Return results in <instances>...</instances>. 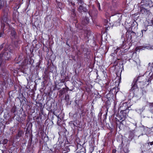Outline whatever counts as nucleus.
I'll return each instance as SVG.
<instances>
[{
  "instance_id": "nucleus-1",
  "label": "nucleus",
  "mask_w": 153,
  "mask_h": 153,
  "mask_svg": "<svg viewBox=\"0 0 153 153\" xmlns=\"http://www.w3.org/2000/svg\"><path fill=\"white\" fill-rule=\"evenodd\" d=\"M114 115L113 120L114 127V128H116L117 129L118 128L120 130L122 128L121 126L123 125L122 122L125 120L127 117L128 116V114L129 111V108L130 107V106L128 105L127 102H123V106H121L119 109V111L120 109H121L120 112L116 114V111L115 112L116 110L115 107L116 105L115 102H114Z\"/></svg>"
},
{
  "instance_id": "nucleus-2",
  "label": "nucleus",
  "mask_w": 153,
  "mask_h": 153,
  "mask_svg": "<svg viewBox=\"0 0 153 153\" xmlns=\"http://www.w3.org/2000/svg\"><path fill=\"white\" fill-rule=\"evenodd\" d=\"M153 79V72H150L146 76L144 75L139 74L134 78L131 85V88L130 89L135 95L140 96L141 94L138 93V85L140 84L147 86L151 84L152 80Z\"/></svg>"
},
{
  "instance_id": "nucleus-3",
  "label": "nucleus",
  "mask_w": 153,
  "mask_h": 153,
  "mask_svg": "<svg viewBox=\"0 0 153 153\" xmlns=\"http://www.w3.org/2000/svg\"><path fill=\"white\" fill-rule=\"evenodd\" d=\"M116 24L114 25H120L121 24L125 27V29H123L122 31V37L124 38V33L126 30H132L133 28H135L138 25L135 20H118L117 21Z\"/></svg>"
},
{
  "instance_id": "nucleus-4",
  "label": "nucleus",
  "mask_w": 153,
  "mask_h": 153,
  "mask_svg": "<svg viewBox=\"0 0 153 153\" xmlns=\"http://www.w3.org/2000/svg\"><path fill=\"white\" fill-rule=\"evenodd\" d=\"M137 6L140 8V11L143 16L145 17H148L151 13L147 9V7L153 6V0H142L141 3H138Z\"/></svg>"
},
{
  "instance_id": "nucleus-5",
  "label": "nucleus",
  "mask_w": 153,
  "mask_h": 153,
  "mask_svg": "<svg viewBox=\"0 0 153 153\" xmlns=\"http://www.w3.org/2000/svg\"><path fill=\"white\" fill-rule=\"evenodd\" d=\"M11 20H1V28L2 30L0 31V38H4L6 36V34L4 33V31L5 30V25L9 26L11 25L10 23Z\"/></svg>"
},
{
  "instance_id": "nucleus-6",
  "label": "nucleus",
  "mask_w": 153,
  "mask_h": 153,
  "mask_svg": "<svg viewBox=\"0 0 153 153\" xmlns=\"http://www.w3.org/2000/svg\"><path fill=\"white\" fill-rule=\"evenodd\" d=\"M126 31L125 40L135 42L137 38L136 33L132 30Z\"/></svg>"
},
{
  "instance_id": "nucleus-7",
  "label": "nucleus",
  "mask_w": 153,
  "mask_h": 153,
  "mask_svg": "<svg viewBox=\"0 0 153 153\" xmlns=\"http://www.w3.org/2000/svg\"><path fill=\"white\" fill-rule=\"evenodd\" d=\"M10 52L8 51H3L0 54V58L3 61V63L6 62L10 59Z\"/></svg>"
},
{
  "instance_id": "nucleus-8",
  "label": "nucleus",
  "mask_w": 153,
  "mask_h": 153,
  "mask_svg": "<svg viewBox=\"0 0 153 153\" xmlns=\"http://www.w3.org/2000/svg\"><path fill=\"white\" fill-rule=\"evenodd\" d=\"M121 48L120 47H114L111 50V56H114L116 55L121 56L125 55V53L121 50Z\"/></svg>"
},
{
  "instance_id": "nucleus-9",
  "label": "nucleus",
  "mask_w": 153,
  "mask_h": 153,
  "mask_svg": "<svg viewBox=\"0 0 153 153\" xmlns=\"http://www.w3.org/2000/svg\"><path fill=\"white\" fill-rule=\"evenodd\" d=\"M134 42L130 40H126L125 39L123 41L122 45L120 46L121 48L124 49V51L126 52L130 48L132 43Z\"/></svg>"
},
{
  "instance_id": "nucleus-10",
  "label": "nucleus",
  "mask_w": 153,
  "mask_h": 153,
  "mask_svg": "<svg viewBox=\"0 0 153 153\" xmlns=\"http://www.w3.org/2000/svg\"><path fill=\"white\" fill-rule=\"evenodd\" d=\"M73 147L75 148V151H76L78 148V146L80 149L78 151L77 153H85L86 149L85 148L82 146L80 144H77V145H75V146H73Z\"/></svg>"
},
{
  "instance_id": "nucleus-11",
  "label": "nucleus",
  "mask_w": 153,
  "mask_h": 153,
  "mask_svg": "<svg viewBox=\"0 0 153 153\" xmlns=\"http://www.w3.org/2000/svg\"><path fill=\"white\" fill-rule=\"evenodd\" d=\"M27 115L26 114L25 112H23L22 114V115L20 117L18 118H16V120H17L19 123H21L23 124L26 119Z\"/></svg>"
},
{
  "instance_id": "nucleus-12",
  "label": "nucleus",
  "mask_w": 153,
  "mask_h": 153,
  "mask_svg": "<svg viewBox=\"0 0 153 153\" xmlns=\"http://www.w3.org/2000/svg\"><path fill=\"white\" fill-rule=\"evenodd\" d=\"M24 133L23 131L21 130V128H19L18 130L17 133L15 136V139L16 140H18L22 137L23 136Z\"/></svg>"
},
{
  "instance_id": "nucleus-13",
  "label": "nucleus",
  "mask_w": 153,
  "mask_h": 153,
  "mask_svg": "<svg viewBox=\"0 0 153 153\" xmlns=\"http://www.w3.org/2000/svg\"><path fill=\"white\" fill-rule=\"evenodd\" d=\"M109 20V21L108 22V20H105V22H107L106 24L105 25L106 26L105 27V32L106 33L108 32V30L110 28H111V27H112V26L114 25V24L113 23H110V20Z\"/></svg>"
},
{
  "instance_id": "nucleus-14",
  "label": "nucleus",
  "mask_w": 153,
  "mask_h": 153,
  "mask_svg": "<svg viewBox=\"0 0 153 153\" xmlns=\"http://www.w3.org/2000/svg\"><path fill=\"white\" fill-rule=\"evenodd\" d=\"M10 32V36L12 39H16L17 37V33L16 31V29L13 27L11 28L9 30Z\"/></svg>"
},
{
  "instance_id": "nucleus-15",
  "label": "nucleus",
  "mask_w": 153,
  "mask_h": 153,
  "mask_svg": "<svg viewBox=\"0 0 153 153\" xmlns=\"http://www.w3.org/2000/svg\"><path fill=\"white\" fill-rule=\"evenodd\" d=\"M83 126L81 122H79L77 123L76 125V127L75 128V129L77 130V134H78L80 131H82L83 129Z\"/></svg>"
},
{
  "instance_id": "nucleus-16",
  "label": "nucleus",
  "mask_w": 153,
  "mask_h": 153,
  "mask_svg": "<svg viewBox=\"0 0 153 153\" xmlns=\"http://www.w3.org/2000/svg\"><path fill=\"white\" fill-rule=\"evenodd\" d=\"M110 100H110V99H109V100H108L105 101V105L104 106V107L106 108V109L105 110V112L106 113V114H107L108 109L111 106V102Z\"/></svg>"
},
{
  "instance_id": "nucleus-17",
  "label": "nucleus",
  "mask_w": 153,
  "mask_h": 153,
  "mask_svg": "<svg viewBox=\"0 0 153 153\" xmlns=\"http://www.w3.org/2000/svg\"><path fill=\"white\" fill-rule=\"evenodd\" d=\"M147 27L148 26L147 25L146 27L145 26L144 28L143 29L141 30V33H140V36L141 37H145L147 35V31L148 30Z\"/></svg>"
},
{
  "instance_id": "nucleus-18",
  "label": "nucleus",
  "mask_w": 153,
  "mask_h": 153,
  "mask_svg": "<svg viewBox=\"0 0 153 153\" xmlns=\"http://www.w3.org/2000/svg\"><path fill=\"white\" fill-rule=\"evenodd\" d=\"M18 98L20 100L21 105L22 104L23 105H24V104H26V101L25 100V98L22 94H21V96L20 95V97H18Z\"/></svg>"
},
{
  "instance_id": "nucleus-19",
  "label": "nucleus",
  "mask_w": 153,
  "mask_h": 153,
  "mask_svg": "<svg viewBox=\"0 0 153 153\" xmlns=\"http://www.w3.org/2000/svg\"><path fill=\"white\" fill-rule=\"evenodd\" d=\"M78 11L80 13L82 12H86L87 11V10L86 8L82 5H80L79 6L78 8Z\"/></svg>"
},
{
  "instance_id": "nucleus-20",
  "label": "nucleus",
  "mask_w": 153,
  "mask_h": 153,
  "mask_svg": "<svg viewBox=\"0 0 153 153\" xmlns=\"http://www.w3.org/2000/svg\"><path fill=\"white\" fill-rule=\"evenodd\" d=\"M143 14L140 13H136L134 14H133L132 15L131 17V18L133 19H137L140 17H139L141 16Z\"/></svg>"
},
{
  "instance_id": "nucleus-21",
  "label": "nucleus",
  "mask_w": 153,
  "mask_h": 153,
  "mask_svg": "<svg viewBox=\"0 0 153 153\" xmlns=\"http://www.w3.org/2000/svg\"><path fill=\"white\" fill-rule=\"evenodd\" d=\"M66 93H67V90L65 88H63L59 91V97H61Z\"/></svg>"
},
{
  "instance_id": "nucleus-22",
  "label": "nucleus",
  "mask_w": 153,
  "mask_h": 153,
  "mask_svg": "<svg viewBox=\"0 0 153 153\" xmlns=\"http://www.w3.org/2000/svg\"><path fill=\"white\" fill-rule=\"evenodd\" d=\"M129 146V144L128 143L123 147V150L125 153H128L129 152V150L128 149Z\"/></svg>"
},
{
  "instance_id": "nucleus-23",
  "label": "nucleus",
  "mask_w": 153,
  "mask_h": 153,
  "mask_svg": "<svg viewBox=\"0 0 153 153\" xmlns=\"http://www.w3.org/2000/svg\"><path fill=\"white\" fill-rule=\"evenodd\" d=\"M2 77L3 78L4 80H5L6 79L9 77V76L8 72L7 71H4V72H2Z\"/></svg>"
},
{
  "instance_id": "nucleus-24",
  "label": "nucleus",
  "mask_w": 153,
  "mask_h": 153,
  "mask_svg": "<svg viewBox=\"0 0 153 153\" xmlns=\"http://www.w3.org/2000/svg\"><path fill=\"white\" fill-rule=\"evenodd\" d=\"M10 13L8 11L7 12H4V15L3 16L2 19H7L10 18Z\"/></svg>"
},
{
  "instance_id": "nucleus-25",
  "label": "nucleus",
  "mask_w": 153,
  "mask_h": 153,
  "mask_svg": "<svg viewBox=\"0 0 153 153\" xmlns=\"http://www.w3.org/2000/svg\"><path fill=\"white\" fill-rule=\"evenodd\" d=\"M4 81H5L6 83L9 84L10 85H13V82L11 80L10 78L9 77L6 79Z\"/></svg>"
},
{
  "instance_id": "nucleus-26",
  "label": "nucleus",
  "mask_w": 153,
  "mask_h": 153,
  "mask_svg": "<svg viewBox=\"0 0 153 153\" xmlns=\"http://www.w3.org/2000/svg\"><path fill=\"white\" fill-rule=\"evenodd\" d=\"M145 23L147 26H152L153 25V20H146Z\"/></svg>"
},
{
  "instance_id": "nucleus-27",
  "label": "nucleus",
  "mask_w": 153,
  "mask_h": 153,
  "mask_svg": "<svg viewBox=\"0 0 153 153\" xmlns=\"http://www.w3.org/2000/svg\"><path fill=\"white\" fill-rule=\"evenodd\" d=\"M27 64L25 62H22L20 67L21 69L22 70V71L24 72L25 71V70L26 68L27 67Z\"/></svg>"
},
{
  "instance_id": "nucleus-28",
  "label": "nucleus",
  "mask_w": 153,
  "mask_h": 153,
  "mask_svg": "<svg viewBox=\"0 0 153 153\" xmlns=\"http://www.w3.org/2000/svg\"><path fill=\"white\" fill-rule=\"evenodd\" d=\"M143 149L144 150V151H145L150 150L151 148H150V146L149 145L148 143H147L143 145Z\"/></svg>"
},
{
  "instance_id": "nucleus-29",
  "label": "nucleus",
  "mask_w": 153,
  "mask_h": 153,
  "mask_svg": "<svg viewBox=\"0 0 153 153\" xmlns=\"http://www.w3.org/2000/svg\"><path fill=\"white\" fill-rule=\"evenodd\" d=\"M106 98L109 100L110 99V100H111V99H113L114 98V93L113 94L112 93H108L106 95Z\"/></svg>"
},
{
  "instance_id": "nucleus-30",
  "label": "nucleus",
  "mask_w": 153,
  "mask_h": 153,
  "mask_svg": "<svg viewBox=\"0 0 153 153\" xmlns=\"http://www.w3.org/2000/svg\"><path fill=\"white\" fill-rule=\"evenodd\" d=\"M19 13L17 11H15L13 12V19H17L19 16Z\"/></svg>"
},
{
  "instance_id": "nucleus-31",
  "label": "nucleus",
  "mask_w": 153,
  "mask_h": 153,
  "mask_svg": "<svg viewBox=\"0 0 153 153\" xmlns=\"http://www.w3.org/2000/svg\"><path fill=\"white\" fill-rule=\"evenodd\" d=\"M25 62L26 63V62L27 63H26L27 65L29 64L31 65L33 63L34 61L33 59L31 58V57H30V59H25Z\"/></svg>"
},
{
  "instance_id": "nucleus-32",
  "label": "nucleus",
  "mask_w": 153,
  "mask_h": 153,
  "mask_svg": "<svg viewBox=\"0 0 153 153\" xmlns=\"http://www.w3.org/2000/svg\"><path fill=\"white\" fill-rule=\"evenodd\" d=\"M17 111V107L15 105H14L12 108L11 110V112L12 113H14L15 116L17 114L16 113Z\"/></svg>"
},
{
  "instance_id": "nucleus-33",
  "label": "nucleus",
  "mask_w": 153,
  "mask_h": 153,
  "mask_svg": "<svg viewBox=\"0 0 153 153\" xmlns=\"http://www.w3.org/2000/svg\"><path fill=\"white\" fill-rule=\"evenodd\" d=\"M71 12H72L71 14V18H75V17L76 16L75 8H74L72 9L71 10Z\"/></svg>"
},
{
  "instance_id": "nucleus-34",
  "label": "nucleus",
  "mask_w": 153,
  "mask_h": 153,
  "mask_svg": "<svg viewBox=\"0 0 153 153\" xmlns=\"http://www.w3.org/2000/svg\"><path fill=\"white\" fill-rule=\"evenodd\" d=\"M146 92H147V91L146 90L143 89H142V93H140V92H139V90L138 89V93L139 94H141V95L139 97V96H137V95H134V94H134V95L135 97H138V98H140L142 96V95H143L144 94H145L146 93Z\"/></svg>"
},
{
  "instance_id": "nucleus-35",
  "label": "nucleus",
  "mask_w": 153,
  "mask_h": 153,
  "mask_svg": "<svg viewBox=\"0 0 153 153\" xmlns=\"http://www.w3.org/2000/svg\"><path fill=\"white\" fill-rule=\"evenodd\" d=\"M81 24L85 26L89 23V20H82L81 21Z\"/></svg>"
},
{
  "instance_id": "nucleus-36",
  "label": "nucleus",
  "mask_w": 153,
  "mask_h": 153,
  "mask_svg": "<svg viewBox=\"0 0 153 153\" xmlns=\"http://www.w3.org/2000/svg\"><path fill=\"white\" fill-rule=\"evenodd\" d=\"M134 130H130L129 131V137L131 138H133L134 136Z\"/></svg>"
},
{
  "instance_id": "nucleus-37",
  "label": "nucleus",
  "mask_w": 153,
  "mask_h": 153,
  "mask_svg": "<svg viewBox=\"0 0 153 153\" xmlns=\"http://www.w3.org/2000/svg\"><path fill=\"white\" fill-rule=\"evenodd\" d=\"M5 127V126L2 123H0V132L2 133L4 131V130Z\"/></svg>"
},
{
  "instance_id": "nucleus-38",
  "label": "nucleus",
  "mask_w": 153,
  "mask_h": 153,
  "mask_svg": "<svg viewBox=\"0 0 153 153\" xmlns=\"http://www.w3.org/2000/svg\"><path fill=\"white\" fill-rule=\"evenodd\" d=\"M64 85H65V88H66L67 90V93H68V90H69L70 91H72V90H74V86H73L72 87L71 89H69V88L67 86L66 84V83H64Z\"/></svg>"
},
{
  "instance_id": "nucleus-39",
  "label": "nucleus",
  "mask_w": 153,
  "mask_h": 153,
  "mask_svg": "<svg viewBox=\"0 0 153 153\" xmlns=\"http://www.w3.org/2000/svg\"><path fill=\"white\" fill-rule=\"evenodd\" d=\"M109 93H112L113 94L114 93V96L115 94H116L117 92L116 91V88H114L111 89L110 91H109Z\"/></svg>"
},
{
  "instance_id": "nucleus-40",
  "label": "nucleus",
  "mask_w": 153,
  "mask_h": 153,
  "mask_svg": "<svg viewBox=\"0 0 153 153\" xmlns=\"http://www.w3.org/2000/svg\"><path fill=\"white\" fill-rule=\"evenodd\" d=\"M81 112L79 114V115H80V117H83L85 116L86 113L85 111H84V110H81Z\"/></svg>"
},
{
  "instance_id": "nucleus-41",
  "label": "nucleus",
  "mask_w": 153,
  "mask_h": 153,
  "mask_svg": "<svg viewBox=\"0 0 153 153\" xmlns=\"http://www.w3.org/2000/svg\"><path fill=\"white\" fill-rule=\"evenodd\" d=\"M60 83V82L58 83V84H57V83L55 82V84L53 86V90H55L56 89L59 90L60 89L58 87L57 85Z\"/></svg>"
},
{
  "instance_id": "nucleus-42",
  "label": "nucleus",
  "mask_w": 153,
  "mask_h": 153,
  "mask_svg": "<svg viewBox=\"0 0 153 153\" xmlns=\"http://www.w3.org/2000/svg\"><path fill=\"white\" fill-rule=\"evenodd\" d=\"M70 123L73 125V126L74 127V128L75 129L78 123H77V121L76 122L75 121H71L70 122Z\"/></svg>"
},
{
  "instance_id": "nucleus-43",
  "label": "nucleus",
  "mask_w": 153,
  "mask_h": 153,
  "mask_svg": "<svg viewBox=\"0 0 153 153\" xmlns=\"http://www.w3.org/2000/svg\"><path fill=\"white\" fill-rule=\"evenodd\" d=\"M149 106L151 111L152 112H153V103H150Z\"/></svg>"
},
{
  "instance_id": "nucleus-44",
  "label": "nucleus",
  "mask_w": 153,
  "mask_h": 153,
  "mask_svg": "<svg viewBox=\"0 0 153 153\" xmlns=\"http://www.w3.org/2000/svg\"><path fill=\"white\" fill-rule=\"evenodd\" d=\"M14 45L16 48H18L19 46V41H16L14 42Z\"/></svg>"
},
{
  "instance_id": "nucleus-45",
  "label": "nucleus",
  "mask_w": 153,
  "mask_h": 153,
  "mask_svg": "<svg viewBox=\"0 0 153 153\" xmlns=\"http://www.w3.org/2000/svg\"><path fill=\"white\" fill-rule=\"evenodd\" d=\"M69 96L68 94H67L65 95V99L66 101L68 102L69 100Z\"/></svg>"
},
{
  "instance_id": "nucleus-46",
  "label": "nucleus",
  "mask_w": 153,
  "mask_h": 153,
  "mask_svg": "<svg viewBox=\"0 0 153 153\" xmlns=\"http://www.w3.org/2000/svg\"><path fill=\"white\" fill-rule=\"evenodd\" d=\"M8 142V140L6 139H4L2 141V143L3 144L5 145L7 144Z\"/></svg>"
},
{
  "instance_id": "nucleus-47",
  "label": "nucleus",
  "mask_w": 153,
  "mask_h": 153,
  "mask_svg": "<svg viewBox=\"0 0 153 153\" xmlns=\"http://www.w3.org/2000/svg\"><path fill=\"white\" fill-rule=\"evenodd\" d=\"M86 105L85 104H82L81 105L80 107V110H84V106Z\"/></svg>"
},
{
  "instance_id": "nucleus-48",
  "label": "nucleus",
  "mask_w": 153,
  "mask_h": 153,
  "mask_svg": "<svg viewBox=\"0 0 153 153\" xmlns=\"http://www.w3.org/2000/svg\"><path fill=\"white\" fill-rule=\"evenodd\" d=\"M133 61V64L134 65V66H138V64L137 63V62L136 61H134V60H132Z\"/></svg>"
},
{
  "instance_id": "nucleus-49",
  "label": "nucleus",
  "mask_w": 153,
  "mask_h": 153,
  "mask_svg": "<svg viewBox=\"0 0 153 153\" xmlns=\"http://www.w3.org/2000/svg\"><path fill=\"white\" fill-rule=\"evenodd\" d=\"M27 103H26V104L27 105V107H26V110H27V109L28 108L29 109H30L32 107V106L31 105H28V102L27 101Z\"/></svg>"
},
{
  "instance_id": "nucleus-50",
  "label": "nucleus",
  "mask_w": 153,
  "mask_h": 153,
  "mask_svg": "<svg viewBox=\"0 0 153 153\" xmlns=\"http://www.w3.org/2000/svg\"><path fill=\"white\" fill-rule=\"evenodd\" d=\"M65 76V73H64L63 71L61 73V78H64Z\"/></svg>"
},
{
  "instance_id": "nucleus-51",
  "label": "nucleus",
  "mask_w": 153,
  "mask_h": 153,
  "mask_svg": "<svg viewBox=\"0 0 153 153\" xmlns=\"http://www.w3.org/2000/svg\"><path fill=\"white\" fill-rule=\"evenodd\" d=\"M3 1V0H0V9L1 8V7L4 5Z\"/></svg>"
},
{
  "instance_id": "nucleus-52",
  "label": "nucleus",
  "mask_w": 153,
  "mask_h": 153,
  "mask_svg": "<svg viewBox=\"0 0 153 153\" xmlns=\"http://www.w3.org/2000/svg\"><path fill=\"white\" fill-rule=\"evenodd\" d=\"M64 78H65L64 79H65V80L66 81V82H67V81H68L70 79L69 76H65Z\"/></svg>"
},
{
  "instance_id": "nucleus-53",
  "label": "nucleus",
  "mask_w": 153,
  "mask_h": 153,
  "mask_svg": "<svg viewBox=\"0 0 153 153\" xmlns=\"http://www.w3.org/2000/svg\"><path fill=\"white\" fill-rule=\"evenodd\" d=\"M65 82H66V81L65 80V79L64 78H63L61 80L60 82H62L65 83Z\"/></svg>"
},
{
  "instance_id": "nucleus-54",
  "label": "nucleus",
  "mask_w": 153,
  "mask_h": 153,
  "mask_svg": "<svg viewBox=\"0 0 153 153\" xmlns=\"http://www.w3.org/2000/svg\"><path fill=\"white\" fill-rule=\"evenodd\" d=\"M116 151H117L115 149H113L111 153H116Z\"/></svg>"
},
{
  "instance_id": "nucleus-55",
  "label": "nucleus",
  "mask_w": 153,
  "mask_h": 153,
  "mask_svg": "<svg viewBox=\"0 0 153 153\" xmlns=\"http://www.w3.org/2000/svg\"><path fill=\"white\" fill-rule=\"evenodd\" d=\"M148 144H149V146L150 145L151 146L153 145V141H152L151 142H148Z\"/></svg>"
},
{
  "instance_id": "nucleus-56",
  "label": "nucleus",
  "mask_w": 153,
  "mask_h": 153,
  "mask_svg": "<svg viewBox=\"0 0 153 153\" xmlns=\"http://www.w3.org/2000/svg\"><path fill=\"white\" fill-rule=\"evenodd\" d=\"M69 4L70 5H72L73 6H75V5L74 3L72 2H70Z\"/></svg>"
},
{
  "instance_id": "nucleus-57",
  "label": "nucleus",
  "mask_w": 153,
  "mask_h": 153,
  "mask_svg": "<svg viewBox=\"0 0 153 153\" xmlns=\"http://www.w3.org/2000/svg\"><path fill=\"white\" fill-rule=\"evenodd\" d=\"M78 2L79 3H80V4H82V0H77Z\"/></svg>"
},
{
  "instance_id": "nucleus-58",
  "label": "nucleus",
  "mask_w": 153,
  "mask_h": 153,
  "mask_svg": "<svg viewBox=\"0 0 153 153\" xmlns=\"http://www.w3.org/2000/svg\"><path fill=\"white\" fill-rule=\"evenodd\" d=\"M2 63H3V61L0 58V67Z\"/></svg>"
},
{
  "instance_id": "nucleus-59",
  "label": "nucleus",
  "mask_w": 153,
  "mask_h": 153,
  "mask_svg": "<svg viewBox=\"0 0 153 153\" xmlns=\"http://www.w3.org/2000/svg\"><path fill=\"white\" fill-rule=\"evenodd\" d=\"M52 104H53V105H54V102H52V103H51V105L50 107V108H51V110L52 109Z\"/></svg>"
},
{
  "instance_id": "nucleus-60",
  "label": "nucleus",
  "mask_w": 153,
  "mask_h": 153,
  "mask_svg": "<svg viewBox=\"0 0 153 153\" xmlns=\"http://www.w3.org/2000/svg\"><path fill=\"white\" fill-rule=\"evenodd\" d=\"M4 44H2L0 45V50L2 49L3 47Z\"/></svg>"
},
{
  "instance_id": "nucleus-61",
  "label": "nucleus",
  "mask_w": 153,
  "mask_h": 153,
  "mask_svg": "<svg viewBox=\"0 0 153 153\" xmlns=\"http://www.w3.org/2000/svg\"><path fill=\"white\" fill-rule=\"evenodd\" d=\"M13 0H6V1L8 2L9 3H10L11 2L13 1Z\"/></svg>"
},
{
  "instance_id": "nucleus-62",
  "label": "nucleus",
  "mask_w": 153,
  "mask_h": 153,
  "mask_svg": "<svg viewBox=\"0 0 153 153\" xmlns=\"http://www.w3.org/2000/svg\"><path fill=\"white\" fill-rule=\"evenodd\" d=\"M151 67H152V68H151V71L152 70H153V62L152 64V66H151Z\"/></svg>"
},
{
  "instance_id": "nucleus-63",
  "label": "nucleus",
  "mask_w": 153,
  "mask_h": 153,
  "mask_svg": "<svg viewBox=\"0 0 153 153\" xmlns=\"http://www.w3.org/2000/svg\"><path fill=\"white\" fill-rule=\"evenodd\" d=\"M98 98H100V97H101V96L100 95H98Z\"/></svg>"
},
{
  "instance_id": "nucleus-64",
  "label": "nucleus",
  "mask_w": 153,
  "mask_h": 153,
  "mask_svg": "<svg viewBox=\"0 0 153 153\" xmlns=\"http://www.w3.org/2000/svg\"><path fill=\"white\" fill-rule=\"evenodd\" d=\"M66 45H68V46H69V44L68 43V42H66Z\"/></svg>"
}]
</instances>
